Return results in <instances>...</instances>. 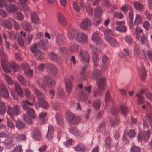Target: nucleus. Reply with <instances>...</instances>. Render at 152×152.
Listing matches in <instances>:
<instances>
[{"instance_id":"nucleus-1","label":"nucleus","mask_w":152,"mask_h":152,"mask_svg":"<svg viewBox=\"0 0 152 152\" xmlns=\"http://www.w3.org/2000/svg\"><path fill=\"white\" fill-rule=\"evenodd\" d=\"M105 80V78L102 77L97 81V85L98 89L94 92V96H100L103 94L102 91L104 90L106 87Z\"/></svg>"},{"instance_id":"nucleus-2","label":"nucleus","mask_w":152,"mask_h":152,"mask_svg":"<svg viewBox=\"0 0 152 152\" xmlns=\"http://www.w3.org/2000/svg\"><path fill=\"white\" fill-rule=\"evenodd\" d=\"M2 68L6 73L10 72L11 69H12L14 71H16L18 69V66L16 63L13 62L9 63L7 61H4L2 62Z\"/></svg>"},{"instance_id":"nucleus-3","label":"nucleus","mask_w":152,"mask_h":152,"mask_svg":"<svg viewBox=\"0 0 152 152\" xmlns=\"http://www.w3.org/2000/svg\"><path fill=\"white\" fill-rule=\"evenodd\" d=\"M20 108L19 106L15 105L13 108L10 107H8L7 113L12 118L15 115L20 114Z\"/></svg>"},{"instance_id":"nucleus-4","label":"nucleus","mask_w":152,"mask_h":152,"mask_svg":"<svg viewBox=\"0 0 152 152\" xmlns=\"http://www.w3.org/2000/svg\"><path fill=\"white\" fill-rule=\"evenodd\" d=\"M79 57L84 63H87L89 61L90 57L88 53L83 49L80 50Z\"/></svg>"},{"instance_id":"nucleus-5","label":"nucleus","mask_w":152,"mask_h":152,"mask_svg":"<svg viewBox=\"0 0 152 152\" xmlns=\"http://www.w3.org/2000/svg\"><path fill=\"white\" fill-rule=\"evenodd\" d=\"M91 21L88 18H85L81 21L80 26L81 28L88 30L91 28Z\"/></svg>"},{"instance_id":"nucleus-6","label":"nucleus","mask_w":152,"mask_h":152,"mask_svg":"<svg viewBox=\"0 0 152 152\" xmlns=\"http://www.w3.org/2000/svg\"><path fill=\"white\" fill-rule=\"evenodd\" d=\"M151 135V132L149 130L139 133L138 135V141L142 142V141L146 140L149 138Z\"/></svg>"},{"instance_id":"nucleus-7","label":"nucleus","mask_w":152,"mask_h":152,"mask_svg":"<svg viewBox=\"0 0 152 152\" xmlns=\"http://www.w3.org/2000/svg\"><path fill=\"white\" fill-rule=\"evenodd\" d=\"M76 40L79 42L84 44L88 41V37L86 34L83 32L79 33Z\"/></svg>"},{"instance_id":"nucleus-8","label":"nucleus","mask_w":152,"mask_h":152,"mask_svg":"<svg viewBox=\"0 0 152 152\" xmlns=\"http://www.w3.org/2000/svg\"><path fill=\"white\" fill-rule=\"evenodd\" d=\"M38 102L35 104V107L37 109L39 107H42L44 109H47L49 107V104L44 99L38 100Z\"/></svg>"},{"instance_id":"nucleus-9","label":"nucleus","mask_w":152,"mask_h":152,"mask_svg":"<svg viewBox=\"0 0 152 152\" xmlns=\"http://www.w3.org/2000/svg\"><path fill=\"white\" fill-rule=\"evenodd\" d=\"M116 24L118 26L116 28L117 31L120 32H125L127 31V28L124 25V21H117Z\"/></svg>"},{"instance_id":"nucleus-10","label":"nucleus","mask_w":152,"mask_h":152,"mask_svg":"<svg viewBox=\"0 0 152 152\" xmlns=\"http://www.w3.org/2000/svg\"><path fill=\"white\" fill-rule=\"evenodd\" d=\"M135 132L133 130L131 129L128 132L127 131L125 130L124 132L123 138V140L125 143H127L128 141L126 139V136H129V138H132L135 136Z\"/></svg>"},{"instance_id":"nucleus-11","label":"nucleus","mask_w":152,"mask_h":152,"mask_svg":"<svg viewBox=\"0 0 152 152\" xmlns=\"http://www.w3.org/2000/svg\"><path fill=\"white\" fill-rule=\"evenodd\" d=\"M79 33V32L77 30L75 29H71L68 31V36L70 39H76Z\"/></svg>"},{"instance_id":"nucleus-12","label":"nucleus","mask_w":152,"mask_h":152,"mask_svg":"<svg viewBox=\"0 0 152 152\" xmlns=\"http://www.w3.org/2000/svg\"><path fill=\"white\" fill-rule=\"evenodd\" d=\"M0 96L7 98L9 96L8 91L3 84H0Z\"/></svg>"},{"instance_id":"nucleus-13","label":"nucleus","mask_w":152,"mask_h":152,"mask_svg":"<svg viewBox=\"0 0 152 152\" xmlns=\"http://www.w3.org/2000/svg\"><path fill=\"white\" fill-rule=\"evenodd\" d=\"M23 28L27 32H31L32 29V27L29 23L26 21H23L21 23Z\"/></svg>"},{"instance_id":"nucleus-14","label":"nucleus","mask_w":152,"mask_h":152,"mask_svg":"<svg viewBox=\"0 0 152 152\" xmlns=\"http://www.w3.org/2000/svg\"><path fill=\"white\" fill-rule=\"evenodd\" d=\"M73 148L75 151L78 152H85L86 150L85 145L81 143L78 144Z\"/></svg>"},{"instance_id":"nucleus-15","label":"nucleus","mask_w":152,"mask_h":152,"mask_svg":"<svg viewBox=\"0 0 152 152\" xmlns=\"http://www.w3.org/2000/svg\"><path fill=\"white\" fill-rule=\"evenodd\" d=\"M45 79L46 80V84L47 86L51 88L54 86L55 82L53 79L49 76L45 77Z\"/></svg>"},{"instance_id":"nucleus-16","label":"nucleus","mask_w":152,"mask_h":152,"mask_svg":"<svg viewBox=\"0 0 152 152\" xmlns=\"http://www.w3.org/2000/svg\"><path fill=\"white\" fill-rule=\"evenodd\" d=\"M106 40L107 42L111 45L113 47H117L118 45V42L113 37L111 36L106 37Z\"/></svg>"},{"instance_id":"nucleus-17","label":"nucleus","mask_w":152,"mask_h":152,"mask_svg":"<svg viewBox=\"0 0 152 152\" xmlns=\"http://www.w3.org/2000/svg\"><path fill=\"white\" fill-rule=\"evenodd\" d=\"M47 68V71L49 74L53 76L56 74V70L55 66L51 64H48Z\"/></svg>"},{"instance_id":"nucleus-18","label":"nucleus","mask_w":152,"mask_h":152,"mask_svg":"<svg viewBox=\"0 0 152 152\" xmlns=\"http://www.w3.org/2000/svg\"><path fill=\"white\" fill-rule=\"evenodd\" d=\"M64 36L61 34H58L56 38V43L59 45H62L64 43Z\"/></svg>"},{"instance_id":"nucleus-19","label":"nucleus","mask_w":152,"mask_h":152,"mask_svg":"<svg viewBox=\"0 0 152 152\" xmlns=\"http://www.w3.org/2000/svg\"><path fill=\"white\" fill-rule=\"evenodd\" d=\"M12 22L10 20L5 19L2 22L3 26L8 29H11L12 27Z\"/></svg>"},{"instance_id":"nucleus-20","label":"nucleus","mask_w":152,"mask_h":152,"mask_svg":"<svg viewBox=\"0 0 152 152\" xmlns=\"http://www.w3.org/2000/svg\"><path fill=\"white\" fill-rule=\"evenodd\" d=\"M92 39L96 43H100L102 42L100 37L97 32H95L93 33L92 36Z\"/></svg>"},{"instance_id":"nucleus-21","label":"nucleus","mask_w":152,"mask_h":152,"mask_svg":"<svg viewBox=\"0 0 152 152\" xmlns=\"http://www.w3.org/2000/svg\"><path fill=\"white\" fill-rule=\"evenodd\" d=\"M66 89L68 93L70 92L72 90V85L71 80L67 79L65 83Z\"/></svg>"},{"instance_id":"nucleus-22","label":"nucleus","mask_w":152,"mask_h":152,"mask_svg":"<svg viewBox=\"0 0 152 152\" xmlns=\"http://www.w3.org/2000/svg\"><path fill=\"white\" fill-rule=\"evenodd\" d=\"M58 18L59 23L63 26L66 25V21L63 15L60 13H58Z\"/></svg>"},{"instance_id":"nucleus-23","label":"nucleus","mask_w":152,"mask_h":152,"mask_svg":"<svg viewBox=\"0 0 152 152\" xmlns=\"http://www.w3.org/2000/svg\"><path fill=\"white\" fill-rule=\"evenodd\" d=\"M7 10L10 12H15L18 10L17 7L14 4H10L7 6Z\"/></svg>"},{"instance_id":"nucleus-24","label":"nucleus","mask_w":152,"mask_h":152,"mask_svg":"<svg viewBox=\"0 0 152 152\" xmlns=\"http://www.w3.org/2000/svg\"><path fill=\"white\" fill-rule=\"evenodd\" d=\"M32 137L35 140H39L41 139V134L38 130L37 129H34V130Z\"/></svg>"},{"instance_id":"nucleus-25","label":"nucleus","mask_w":152,"mask_h":152,"mask_svg":"<svg viewBox=\"0 0 152 152\" xmlns=\"http://www.w3.org/2000/svg\"><path fill=\"white\" fill-rule=\"evenodd\" d=\"M133 6L135 9L138 11H142L144 8L143 5L137 1H135L134 2Z\"/></svg>"},{"instance_id":"nucleus-26","label":"nucleus","mask_w":152,"mask_h":152,"mask_svg":"<svg viewBox=\"0 0 152 152\" xmlns=\"http://www.w3.org/2000/svg\"><path fill=\"white\" fill-rule=\"evenodd\" d=\"M53 127L52 126H50L48 127V130L46 135V137L48 138H52L53 136L54 133Z\"/></svg>"},{"instance_id":"nucleus-27","label":"nucleus","mask_w":152,"mask_h":152,"mask_svg":"<svg viewBox=\"0 0 152 152\" xmlns=\"http://www.w3.org/2000/svg\"><path fill=\"white\" fill-rule=\"evenodd\" d=\"M79 99L82 101H84L88 99V95L83 91H81L79 94Z\"/></svg>"},{"instance_id":"nucleus-28","label":"nucleus","mask_w":152,"mask_h":152,"mask_svg":"<svg viewBox=\"0 0 152 152\" xmlns=\"http://www.w3.org/2000/svg\"><path fill=\"white\" fill-rule=\"evenodd\" d=\"M94 12L95 17H99L103 12V11L101 8L98 6L95 9Z\"/></svg>"},{"instance_id":"nucleus-29","label":"nucleus","mask_w":152,"mask_h":152,"mask_svg":"<svg viewBox=\"0 0 152 152\" xmlns=\"http://www.w3.org/2000/svg\"><path fill=\"white\" fill-rule=\"evenodd\" d=\"M48 43V41L46 39H44L40 41L39 43L37 44L39 47L44 50H45L47 47Z\"/></svg>"},{"instance_id":"nucleus-30","label":"nucleus","mask_w":152,"mask_h":152,"mask_svg":"<svg viewBox=\"0 0 152 152\" xmlns=\"http://www.w3.org/2000/svg\"><path fill=\"white\" fill-rule=\"evenodd\" d=\"M34 92L36 96L38 98V100L42 99L44 98V95L41 91L35 89V90Z\"/></svg>"},{"instance_id":"nucleus-31","label":"nucleus","mask_w":152,"mask_h":152,"mask_svg":"<svg viewBox=\"0 0 152 152\" xmlns=\"http://www.w3.org/2000/svg\"><path fill=\"white\" fill-rule=\"evenodd\" d=\"M87 66L88 65L86 64L82 68V71L81 73V78L82 79L86 80L88 77V74L85 72Z\"/></svg>"},{"instance_id":"nucleus-32","label":"nucleus","mask_w":152,"mask_h":152,"mask_svg":"<svg viewBox=\"0 0 152 152\" xmlns=\"http://www.w3.org/2000/svg\"><path fill=\"white\" fill-rule=\"evenodd\" d=\"M0 56L1 60V64L2 65V62L4 61H7L6 59L7 58V54L4 53L3 48L1 47L0 48Z\"/></svg>"},{"instance_id":"nucleus-33","label":"nucleus","mask_w":152,"mask_h":152,"mask_svg":"<svg viewBox=\"0 0 152 152\" xmlns=\"http://www.w3.org/2000/svg\"><path fill=\"white\" fill-rule=\"evenodd\" d=\"M35 58L38 60H43L44 58V55L41 51H37V53L34 54Z\"/></svg>"},{"instance_id":"nucleus-34","label":"nucleus","mask_w":152,"mask_h":152,"mask_svg":"<svg viewBox=\"0 0 152 152\" xmlns=\"http://www.w3.org/2000/svg\"><path fill=\"white\" fill-rule=\"evenodd\" d=\"M15 90L17 94L21 96L23 94L22 90L20 88V86L17 83L15 84Z\"/></svg>"},{"instance_id":"nucleus-35","label":"nucleus","mask_w":152,"mask_h":152,"mask_svg":"<svg viewBox=\"0 0 152 152\" xmlns=\"http://www.w3.org/2000/svg\"><path fill=\"white\" fill-rule=\"evenodd\" d=\"M33 104L30 103L28 101H23V108L24 110H26L30 106H32Z\"/></svg>"},{"instance_id":"nucleus-36","label":"nucleus","mask_w":152,"mask_h":152,"mask_svg":"<svg viewBox=\"0 0 152 152\" xmlns=\"http://www.w3.org/2000/svg\"><path fill=\"white\" fill-rule=\"evenodd\" d=\"M141 44L143 45H146L148 43L147 38L146 36L142 34L141 37Z\"/></svg>"},{"instance_id":"nucleus-37","label":"nucleus","mask_w":152,"mask_h":152,"mask_svg":"<svg viewBox=\"0 0 152 152\" xmlns=\"http://www.w3.org/2000/svg\"><path fill=\"white\" fill-rule=\"evenodd\" d=\"M31 19L33 22L37 23L39 22V18L35 12H33L31 14Z\"/></svg>"},{"instance_id":"nucleus-38","label":"nucleus","mask_w":152,"mask_h":152,"mask_svg":"<svg viewBox=\"0 0 152 152\" xmlns=\"http://www.w3.org/2000/svg\"><path fill=\"white\" fill-rule=\"evenodd\" d=\"M55 118L58 124L59 125L62 124L63 123V118L60 113H56Z\"/></svg>"},{"instance_id":"nucleus-39","label":"nucleus","mask_w":152,"mask_h":152,"mask_svg":"<svg viewBox=\"0 0 152 152\" xmlns=\"http://www.w3.org/2000/svg\"><path fill=\"white\" fill-rule=\"evenodd\" d=\"M6 106L4 103L2 102H0V115H2L6 111Z\"/></svg>"},{"instance_id":"nucleus-40","label":"nucleus","mask_w":152,"mask_h":152,"mask_svg":"<svg viewBox=\"0 0 152 152\" xmlns=\"http://www.w3.org/2000/svg\"><path fill=\"white\" fill-rule=\"evenodd\" d=\"M101 102L99 99H97L94 101L93 104V107L95 109L99 110Z\"/></svg>"},{"instance_id":"nucleus-41","label":"nucleus","mask_w":152,"mask_h":152,"mask_svg":"<svg viewBox=\"0 0 152 152\" xmlns=\"http://www.w3.org/2000/svg\"><path fill=\"white\" fill-rule=\"evenodd\" d=\"M101 72L99 70L96 69L94 71L92 74V76L93 77L97 79L101 75Z\"/></svg>"},{"instance_id":"nucleus-42","label":"nucleus","mask_w":152,"mask_h":152,"mask_svg":"<svg viewBox=\"0 0 152 152\" xmlns=\"http://www.w3.org/2000/svg\"><path fill=\"white\" fill-rule=\"evenodd\" d=\"M125 40L129 45H131L133 42L132 37L128 35L125 36Z\"/></svg>"},{"instance_id":"nucleus-43","label":"nucleus","mask_w":152,"mask_h":152,"mask_svg":"<svg viewBox=\"0 0 152 152\" xmlns=\"http://www.w3.org/2000/svg\"><path fill=\"white\" fill-rule=\"evenodd\" d=\"M69 131L71 133L75 136H79L80 135L79 132L75 127H71L69 129Z\"/></svg>"},{"instance_id":"nucleus-44","label":"nucleus","mask_w":152,"mask_h":152,"mask_svg":"<svg viewBox=\"0 0 152 152\" xmlns=\"http://www.w3.org/2000/svg\"><path fill=\"white\" fill-rule=\"evenodd\" d=\"M81 120V118L79 116H74L70 123L72 124H78Z\"/></svg>"},{"instance_id":"nucleus-45","label":"nucleus","mask_w":152,"mask_h":152,"mask_svg":"<svg viewBox=\"0 0 152 152\" xmlns=\"http://www.w3.org/2000/svg\"><path fill=\"white\" fill-rule=\"evenodd\" d=\"M88 4V3H87V0H80V8L84 10V9L86 8V7Z\"/></svg>"},{"instance_id":"nucleus-46","label":"nucleus","mask_w":152,"mask_h":152,"mask_svg":"<svg viewBox=\"0 0 152 152\" xmlns=\"http://www.w3.org/2000/svg\"><path fill=\"white\" fill-rule=\"evenodd\" d=\"M134 53L136 56H138L140 54V50L138 46L135 43V45L134 46L133 49Z\"/></svg>"},{"instance_id":"nucleus-47","label":"nucleus","mask_w":152,"mask_h":152,"mask_svg":"<svg viewBox=\"0 0 152 152\" xmlns=\"http://www.w3.org/2000/svg\"><path fill=\"white\" fill-rule=\"evenodd\" d=\"M27 114L31 117L33 119L35 118L36 117V115L33 109L30 108L28 109L27 111Z\"/></svg>"},{"instance_id":"nucleus-48","label":"nucleus","mask_w":152,"mask_h":152,"mask_svg":"<svg viewBox=\"0 0 152 152\" xmlns=\"http://www.w3.org/2000/svg\"><path fill=\"white\" fill-rule=\"evenodd\" d=\"M74 116V115L72 113L70 112L69 111H67L66 113V118L70 122L72 120Z\"/></svg>"},{"instance_id":"nucleus-49","label":"nucleus","mask_w":152,"mask_h":152,"mask_svg":"<svg viewBox=\"0 0 152 152\" xmlns=\"http://www.w3.org/2000/svg\"><path fill=\"white\" fill-rule=\"evenodd\" d=\"M50 58L51 60L57 61L58 59L57 55L53 52H52L50 54Z\"/></svg>"},{"instance_id":"nucleus-50","label":"nucleus","mask_w":152,"mask_h":152,"mask_svg":"<svg viewBox=\"0 0 152 152\" xmlns=\"http://www.w3.org/2000/svg\"><path fill=\"white\" fill-rule=\"evenodd\" d=\"M99 131L102 134L105 133V125L104 123H101L99 126Z\"/></svg>"},{"instance_id":"nucleus-51","label":"nucleus","mask_w":152,"mask_h":152,"mask_svg":"<svg viewBox=\"0 0 152 152\" xmlns=\"http://www.w3.org/2000/svg\"><path fill=\"white\" fill-rule=\"evenodd\" d=\"M142 32V31L141 28L139 27H137L135 29V33L136 34V38L139 39L140 34Z\"/></svg>"},{"instance_id":"nucleus-52","label":"nucleus","mask_w":152,"mask_h":152,"mask_svg":"<svg viewBox=\"0 0 152 152\" xmlns=\"http://www.w3.org/2000/svg\"><path fill=\"white\" fill-rule=\"evenodd\" d=\"M22 118L24 121L28 124H30L32 122V119L25 114L23 115Z\"/></svg>"},{"instance_id":"nucleus-53","label":"nucleus","mask_w":152,"mask_h":152,"mask_svg":"<svg viewBox=\"0 0 152 152\" xmlns=\"http://www.w3.org/2000/svg\"><path fill=\"white\" fill-rule=\"evenodd\" d=\"M120 109L122 113L124 116L126 115L128 111V108L126 106H122L120 107Z\"/></svg>"},{"instance_id":"nucleus-54","label":"nucleus","mask_w":152,"mask_h":152,"mask_svg":"<svg viewBox=\"0 0 152 152\" xmlns=\"http://www.w3.org/2000/svg\"><path fill=\"white\" fill-rule=\"evenodd\" d=\"M37 83L39 87L42 89L45 90L44 80L41 78L39 79L38 80Z\"/></svg>"},{"instance_id":"nucleus-55","label":"nucleus","mask_w":152,"mask_h":152,"mask_svg":"<svg viewBox=\"0 0 152 152\" xmlns=\"http://www.w3.org/2000/svg\"><path fill=\"white\" fill-rule=\"evenodd\" d=\"M79 45L75 43L73 44L70 47V50L72 52H75L78 51Z\"/></svg>"},{"instance_id":"nucleus-56","label":"nucleus","mask_w":152,"mask_h":152,"mask_svg":"<svg viewBox=\"0 0 152 152\" xmlns=\"http://www.w3.org/2000/svg\"><path fill=\"white\" fill-rule=\"evenodd\" d=\"M38 45L37 44L33 45L31 48V50L34 54L37 53V51H40L38 50Z\"/></svg>"},{"instance_id":"nucleus-57","label":"nucleus","mask_w":152,"mask_h":152,"mask_svg":"<svg viewBox=\"0 0 152 152\" xmlns=\"http://www.w3.org/2000/svg\"><path fill=\"white\" fill-rule=\"evenodd\" d=\"M140 75L142 78L144 79L147 75L146 72L145 68L144 67H142L140 71Z\"/></svg>"},{"instance_id":"nucleus-58","label":"nucleus","mask_w":152,"mask_h":152,"mask_svg":"<svg viewBox=\"0 0 152 152\" xmlns=\"http://www.w3.org/2000/svg\"><path fill=\"white\" fill-rule=\"evenodd\" d=\"M129 54V51L127 48L123 49L122 53H119V56L123 57L124 56H127Z\"/></svg>"},{"instance_id":"nucleus-59","label":"nucleus","mask_w":152,"mask_h":152,"mask_svg":"<svg viewBox=\"0 0 152 152\" xmlns=\"http://www.w3.org/2000/svg\"><path fill=\"white\" fill-rule=\"evenodd\" d=\"M25 126L24 124L20 121H18L16 123V126L18 129H23Z\"/></svg>"},{"instance_id":"nucleus-60","label":"nucleus","mask_w":152,"mask_h":152,"mask_svg":"<svg viewBox=\"0 0 152 152\" xmlns=\"http://www.w3.org/2000/svg\"><path fill=\"white\" fill-rule=\"evenodd\" d=\"M142 19L140 15H137L135 20L134 21V24L137 25L140 24L142 22Z\"/></svg>"},{"instance_id":"nucleus-61","label":"nucleus","mask_w":152,"mask_h":152,"mask_svg":"<svg viewBox=\"0 0 152 152\" xmlns=\"http://www.w3.org/2000/svg\"><path fill=\"white\" fill-rule=\"evenodd\" d=\"M7 124L8 127L11 129L14 128L15 125L12 120L10 118H7Z\"/></svg>"},{"instance_id":"nucleus-62","label":"nucleus","mask_w":152,"mask_h":152,"mask_svg":"<svg viewBox=\"0 0 152 152\" xmlns=\"http://www.w3.org/2000/svg\"><path fill=\"white\" fill-rule=\"evenodd\" d=\"M4 78L9 85H11L13 83V80L10 76L7 75H4Z\"/></svg>"},{"instance_id":"nucleus-63","label":"nucleus","mask_w":152,"mask_h":152,"mask_svg":"<svg viewBox=\"0 0 152 152\" xmlns=\"http://www.w3.org/2000/svg\"><path fill=\"white\" fill-rule=\"evenodd\" d=\"M18 79L22 85L23 86L26 85V81L22 75H19L18 76Z\"/></svg>"},{"instance_id":"nucleus-64","label":"nucleus","mask_w":152,"mask_h":152,"mask_svg":"<svg viewBox=\"0 0 152 152\" xmlns=\"http://www.w3.org/2000/svg\"><path fill=\"white\" fill-rule=\"evenodd\" d=\"M84 10H87L89 15L91 16L93 15L92 9L91 7L89 4H88V5L86 7V8L84 9Z\"/></svg>"}]
</instances>
